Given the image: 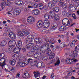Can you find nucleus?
I'll list each match as a JSON object with an SVG mask.
<instances>
[{
	"mask_svg": "<svg viewBox=\"0 0 79 79\" xmlns=\"http://www.w3.org/2000/svg\"><path fill=\"white\" fill-rule=\"evenodd\" d=\"M73 59L67 58L66 60H65L64 61H65L66 63L71 64L73 63Z\"/></svg>",
	"mask_w": 79,
	"mask_h": 79,
	"instance_id": "6e6552de",
	"label": "nucleus"
},
{
	"mask_svg": "<svg viewBox=\"0 0 79 79\" xmlns=\"http://www.w3.org/2000/svg\"><path fill=\"white\" fill-rule=\"evenodd\" d=\"M56 47V49H60L61 48V47H60V46L59 45H57Z\"/></svg>",
	"mask_w": 79,
	"mask_h": 79,
	"instance_id": "774afa93",
	"label": "nucleus"
},
{
	"mask_svg": "<svg viewBox=\"0 0 79 79\" xmlns=\"http://www.w3.org/2000/svg\"><path fill=\"white\" fill-rule=\"evenodd\" d=\"M28 64H29L27 60L26 59H24L22 62L17 64L16 67L17 68H19L20 67H24V66H25V65H27Z\"/></svg>",
	"mask_w": 79,
	"mask_h": 79,
	"instance_id": "f257e3e1",
	"label": "nucleus"
},
{
	"mask_svg": "<svg viewBox=\"0 0 79 79\" xmlns=\"http://www.w3.org/2000/svg\"><path fill=\"white\" fill-rule=\"evenodd\" d=\"M58 5L59 6H63V5H64V2H59Z\"/></svg>",
	"mask_w": 79,
	"mask_h": 79,
	"instance_id": "8fccbe9b",
	"label": "nucleus"
},
{
	"mask_svg": "<svg viewBox=\"0 0 79 79\" xmlns=\"http://www.w3.org/2000/svg\"><path fill=\"white\" fill-rule=\"evenodd\" d=\"M72 17L74 19H76L77 18V17L76 16V15L75 14H72Z\"/></svg>",
	"mask_w": 79,
	"mask_h": 79,
	"instance_id": "4d7b16f0",
	"label": "nucleus"
},
{
	"mask_svg": "<svg viewBox=\"0 0 79 79\" xmlns=\"http://www.w3.org/2000/svg\"><path fill=\"white\" fill-rule=\"evenodd\" d=\"M69 11H73L74 9V8H75V7L72 4L69 6Z\"/></svg>",
	"mask_w": 79,
	"mask_h": 79,
	"instance_id": "5701e85b",
	"label": "nucleus"
},
{
	"mask_svg": "<svg viewBox=\"0 0 79 79\" xmlns=\"http://www.w3.org/2000/svg\"><path fill=\"white\" fill-rule=\"evenodd\" d=\"M79 0H72L71 2L73 3H77V2L79 1Z\"/></svg>",
	"mask_w": 79,
	"mask_h": 79,
	"instance_id": "603ef678",
	"label": "nucleus"
},
{
	"mask_svg": "<svg viewBox=\"0 0 79 79\" xmlns=\"http://www.w3.org/2000/svg\"><path fill=\"white\" fill-rule=\"evenodd\" d=\"M52 50L53 52L54 53H55V52L56 51V47H54L52 49Z\"/></svg>",
	"mask_w": 79,
	"mask_h": 79,
	"instance_id": "0e129e2a",
	"label": "nucleus"
},
{
	"mask_svg": "<svg viewBox=\"0 0 79 79\" xmlns=\"http://www.w3.org/2000/svg\"><path fill=\"white\" fill-rule=\"evenodd\" d=\"M40 51L41 52V53H45L46 52H47V50H45V49H44V48L42 47V46L40 47Z\"/></svg>",
	"mask_w": 79,
	"mask_h": 79,
	"instance_id": "4be33fe9",
	"label": "nucleus"
},
{
	"mask_svg": "<svg viewBox=\"0 0 79 79\" xmlns=\"http://www.w3.org/2000/svg\"><path fill=\"white\" fill-rule=\"evenodd\" d=\"M41 55V53L40 52H37L36 53V54H34V58H37V57H36L35 56H38V57H40V55Z\"/></svg>",
	"mask_w": 79,
	"mask_h": 79,
	"instance_id": "bb28decb",
	"label": "nucleus"
},
{
	"mask_svg": "<svg viewBox=\"0 0 79 79\" xmlns=\"http://www.w3.org/2000/svg\"><path fill=\"white\" fill-rule=\"evenodd\" d=\"M16 69L15 67H12L11 69H10V73H11L12 72H13V71L14 70H15Z\"/></svg>",
	"mask_w": 79,
	"mask_h": 79,
	"instance_id": "49530a36",
	"label": "nucleus"
},
{
	"mask_svg": "<svg viewBox=\"0 0 79 79\" xmlns=\"http://www.w3.org/2000/svg\"><path fill=\"white\" fill-rule=\"evenodd\" d=\"M68 45H69V44H68V45L64 44L63 43H62L60 44V47L61 48H63V47H67V46H68Z\"/></svg>",
	"mask_w": 79,
	"mask_h": 79,
	"instance_id": "473e14b6",
	"label": "nucleus"
},
{
	"mask_svg": "<svg viewBox=\"0 0 79 79\" xmlns=\"http://www.w3.org/2000/svg\"><path fill=\"white\" fill-rule=\"evenodd\" d=\"M66 16L67 17H71L72 16V13L70 12H67Z\"/></svg>",
	"mask_w": 79,
	"mask_h": 79,
	"instance_id": "c03bdc74",
	"label": "nucleus"
},
{
	"mask_svg": "<svg viewBox=\"0 0 79 79\" xmlns=\"http://www.w3.org/2000/svg\"><path fill=\"white\" fill-rule=\"evenodd\" d=\"M39 38H36L35 39V42L37 44H38V42L39 41Z\"/></svg>",
	"mask_w": 79,
	"mask_h": 79,
	"instance_id": "6e6d98bb",
	"label": "nucleus"
},
{
	"mask_svg": "<svg viewBox=\"0 0 79 79\" xmlns=\"http://www.w3.org/2000/svg\"><path fill=\"white\" fill-rule=\"evenodd\" d=\"M45 41L46 42H51V40L50 39H49V40L48 39H46Z\"/></svg>",
	"mask_w": 79,
	"mask_h": 79,
	"instance_id": "69168bd1",
	"label": "nucleus"
},
{
	"mask_svg": "<svg viewBox=\"0 0 79 79\" xmlns=\"http://www.w3.org/2000/svg\"><path fill=\"white\" fill-rule=\"evenodd\" d=\"M60 63V59H58L56 61V62L55 63V66H57V65H58Z\"/></svg>",
	"mask_w": 79,
	"mask_h": 79,
	"instance_id": "37998d69",
	"label": "nucleus"
},
{
	"mask_svg": "<svg viewBox=\"0 0 79 79\" xmlns=\"http://www.w3.org/2000/svg\"><path fill=\"white\" fill-rule=\"evenodd\" d=\"M75 6L77 7V10H79V2L75 4Z\"/></svg>",
	"mask_w": 79,
	"mask_h": 79,
	"instance_id": "a18cd8bd",
	"label": "nucleus"
},
{
	"mask_svg": "<svg viewBox=\"0 0 79 79\" xmlns=\"http://www.w3.org/2000/svg\"><path fill=\"white\" fill-rule=\"evenodd\" d=\"M32 59H31V58H29L28 59V60L27 61H28V63L29 64V63H31V62H32Z\"/></svg>",
	"mask_w": 79,
	"mask_h": 79,
	"instance_id": "864d4df0",
	"label": "nucleus"
},
{
	"mask_svg": "<svg viewBox=\"0 0 79 79\" xmlns=\"http://www.w3.org/2000/svg\"><path fill=\"white\" fill-rule=\"evenodd\" d=\"M5 51L7 53H10L12 52V51H11V49L10 48H8L7 49H6Z\"/></svg>",
	"mask_w": 79,
	"mask_h": 79,
	"instance_id": "58836bf2",
	"label": "nucleus"
},
{
	"mask_svg": "<svg viewBox=\"0 0 79 79\" xmlns=\"http://www.w3.org/2000/svg\"><path fill=\"white\" fill-rule=\"evenodd\" d=\"M29 34H30V33L28 31H26L25 32H24V34L26 36H27V35H29Z\"/></svg>",
	"mask_w": 79,
	"mask_h": 79,
	"instance_id": "09e8293b",
	"label": "nucleus"
},
{
	"mask_svg": "<svg viewBox=\"0 0 79 79\" xmlns=\"http://www.w3.org/2000/svg\"><path fill=\"white\" fill-rule=\"evenodd\" d=\"M40 21H39L37 23V26L38 27H40Z\"/></svg>",
	"mask_w": 79,
	"mask_h": 79,
	"instance_id": "052dcab7",
	"label": "nucleus"
},
{
	"mask_svg": "<svg viewBox=\"0 0 79 79\" xmlns=\"http://www.w3.org/2000/svg\"><path fill=\"white\" fill-rule=\"evenodd\" d=\"M39 48V47L38 45H36V46H35L33 49H31V52H35V50L37 51Z\"/></svg>",
	"mask_w": 79,
	"mask_h": 79,
	"instance_id": "f3484780",
	"label": "nucleus"
},
{
	"mask_svg": "<svg viewBox=\"0 0 79 79\" xmlns=\"http://www.w3.org/2000/svg\"><path fill=\"white\" fill-rule=\"evenodd\" d=\"M77 53L76 52V51L75 50L72 53L70 58L72 59H74V58H77Z\"/></svg>",
	"mask_w": 79,
	"mask_h": 79,
	"instance_id": "20e7f679",
	"label": "nucleus"
},
{
	"mask_svg": "<svg viewBox=\"0 0 79 79\" xmlns=\"http://www.w3.org/2000/svg\"><path fill=\"white\" fill-rule=\"evenodd\" d=\"M5 6L3 2L0 3V11H2L5 8Z\"/></svg>",
	"mask_w": 79,
	"mask_h": 79,
	"instance_id": "a878e982",
	"label": "nucleus"
},
{
	"mask_svg": "<svg viewBox=\"0 0 79 79\" xmlns=\"http://www.w3.org/2000/svg\"><path fill=\"white\" fill-rule=\"evenodd\" d=\"M0 55L1 56V58H3L5 56V55L4 53H0Z\"/></svg>",
	"mask_w": 79,
	"mask_h": 79,
	"instance_id": "de8ad7c7",
	"label": "nucleus"
},
{
	"mask_svg": "<svg viewBox=\"0 0 79 79\" xmlns=\"http://www.w3.org/2000/svg\"><path fill=\"white\" fill-rule=\"evenodd\" d=\"M32 13L33 15H37L40 13V11L38 9H35L32 11Z\"/></svg>",
	"mask_w": 79,
	"mask_h": 79,
	"instance_id": "f8f14e48",
	"label": "nucleus"
},
{
	"mask_svg": "<svg viewBox=\"0 0 79 79\" xmlns=\"http://www.w3.org/2000/svg\"><path fill=\"white\" fill-rule=\"evenodd\" d=\"M44 18L45 19H48L50 18V16L49 14H46L44 15Z\"/></svg>",
	"mask_w": 79,
	"mask_h": 79,
	"instance_id": "2f4dec72",
	"label": "nucleus"
},
{
	"mask_svg": "<svg viewBox=\"0 0 79 79\" xmlns=\"http://www.w3.org/2000/svg\"><path fill=\"white\" fill-rule=\"evenodd\" d=\"M53 11L55 12H56V13H58V12H59L60 11V8H58V7H55L54 8Z\"/></svg>",
	"mask_w": 79,
	"mask_h": 79,
	"instance_id": "c756f323",
	"label": "nucleus"
},
{
	"mask_svg": "<svg viewBox=\"0 0 79 79\" xmlns=\"http://www.w3.org/2000/svg\"><path fill=\"white\" fill-rule=\"evenodd\" d=\"M35 52H32L31 51V52H30L28 53L27 54V55L28 56H32L33 55H34V53Z\"/></svg>",
	"mask_w": 79,
	"mask_h": 79,
	"instance_id": "f704fd0d",
	"label": "nucleus"
},
{
	"mask_svg": "<svg viewBox=\"0 0 79 79\" xmlns=\"http://www.w3.org/2000/svg\"><path fill=\"white\" fill-rule=\"evenodd\" d=\"M40 21V27H42V25H45V24H47L49 23H50V21L48 20H44V22L41 21V20Z\"/></svg>",
	"mask_w": 79,
	"mask_h": 79,
	"instance_id": "0eeeda50",
	"label": "nucleus"
},
{
	"mask_svg": "<svg viewBox=\"0 0 79 79\" xmlns=\"http://www.w3.org/2000/svg\"><path fill=\"white\" fill-rule=\"evenodd\" d=\"M35 8H37L38 7V4L36 3H35L33 6Z\"/></svg>",
	"mask_w": 79,
	"mask_h": 79,
	"instance_id": "bf43d9fd",
	"label": "nucleus"
},
{
	"mask_svg": "<svg viewBox=\"0 0 79 79\" xmlns=\"http://www.w3.org/2000/svg\"><path fill=\"white\" fill-rule=\"evenodd\" d=\"M34 47V44L33 43H29L28 44L26 45V47L27 49H29L31 47Z\"/></svg>",
	"mask_w": 79,
	"mask_h": 79,
	"instance_id": "dca6fc26",
	"label": "nucleus"
},
{
	"mask_svg": "<svg viewBox=\"0 0 79 79\" xmlns=\"http://www.w3.org/2000/svg\"><path fill=\"white\" fill-rule=\"evenodd\" d=\"M21 50V47H17L15 48L13 50V52L14 53H18Z\"/></svg>",
	"mask_w": 79,
	"mask_h": 79,
	"instance_id": "9b49d317",
	"label": "nucleus"
},
{
	"mask_svg": "<svg viewBox=\"0 0 79 79\" xmlns=\"http://www.w3.org/2000/svg\"><path fill=\"white\" fill-rule=\"evenodd\" d=\"M18 35L20 36V37H23L24 35V34L23 33V32L21 31H19L18 32Z\"/></svg>",
	"mask_w": 79,
	"mask_h": 79,
	"instance_id": "4c0bfd02",
	"label": "nucleus"
},
{
	"mask_svg": "<svg viewBox=\"0 0 79 79\" xmlns=\"http://www.w3.org/2000/svg\"><path fill=\"white\" fill-rule=\"evenodd\" d=\"M1 59V61H4V63H5V61H6V58H2Z\"/></svg>",
	"mask_w": 79,
	"mask_h": 79,
	"instance_id": "338daca9",
	"label": "nucleus"
},
{
	"mask_svg": "<svg viewBox=\"0 0 79 79\" xmlns=\"http://www.w3.org/2000/svg\"><path fill=\"white\" fill-rule=\"evenodd\" d=\"M77 40H74L72 41V43L70 44V46L72 47H75V45H74V44H75V42L77 41Z\"/></svg>",
	"mask_w": 79,
	"mask_h": 79,
	"instance_id": "cd10ccee",
	"label": "nucleus"
},
{
	"mask_svg": "<svg viewBox=\"0 0 79 79\" xmlns=\"http://www.w3.org/2000/svg\"><path fill=\"white\" fill-rule=\"evenodd\" d=\"M50 24V22L49 23H47L46 24H45V25H42V26L43 28H47V27H49V24Z\"/></svg>",
	"mask_w": 79,
	"mask_h": 79,
	"instance_id": "72a5a7b5",
	"label": "nucleus"
},
{
	"mask_svg": "<svg viewBox=\"0 0 79 79\" xmlns=\"http://www.w3.org/2000/svg\"><path fill=\"white\" fill-rule=\"evenodd\" d=\"M34 76L36 78L40 76V73L39 72H34Z\"/></svg>",
	"mask_w": 79,
	"mask_h": 79,
	"instance_id": "b1692460",
	"label": "nucleus"
},
{
	"mask_svg": "<svg viewBox=\"0 0 79 79\" xmlns=\"http://www.w3.org/2000/svg\"><path fill=\"white\" fill-rule=\"evenodd\" d=\"M52 2L53 4H56L57 2V0H52Z\"/></svg>",
	"mask_w": 79,
	"mask_h": 79,
	"instance_id": "680f3d73",
	"label": "nucleus"
},
{
	"mask_svg": "<svg viewBox=\"0 0 79 79\" xmlns=\"http://www.w3.org/2000/svg\"><path fill=\"white\" fill-rule=\"evenodd\" d=\"M9 36L11 38V39H15L16 38V36L15 34L13 32H10L9 34Z\"/></svg>",
	"mask_w": 79,
	"mask_h": 79,
	"instance_id": "2eb2a0df",
	"label": "nucleus"
},
{
	"mask_svg": "<svg viewBox=\"0 0 79 79\" xmlns=\"http://www.w3.org/2000/svg\"><path fill=\"white\" fill-rule=\"evenodd\" d=\"M9 64L12 66H14L16 64V60L15 59H11L9 61Z\"/></svg>",
	"mask_w": 79,
	"mask_h": 79,
	"instance_id": "9d476101",
	"label": "nucleus"
},
{
	"mask_svg": "<svg viewBox=\"0 0 79 79\" xmlns=\"http://www.w3.org/2000/svg\"><path fill=\"white\" fill-rule=\"evenodd\" d=\"M27 22L29 24H33L35 22V19L34 17L30 16L27 19Z\"/></svg>",
	"mask_w": 79,
	"mask_h": 79,
	"instance_id": "f03ea898",
	"label": "nucleus"
},
{
	"mask_svg": "<svg viewBox=\"0 0 79 79\" xmlns=\"http://www.w3.org/2000/svg\"><path fill=\"white\" fill-rule=\"evenodd\" d=\"M59 30L60 31H64L66 30V28L63 26H61L59 27Z\"/></svg>",
	"mask_w": 79,
	"mask_h": 79,
	"instance_id": "7c9ffc66",
	"label": "nucleus"
},
{
	"mask_svg": "<svg viewBox=\"0 0 79 79\" xmlns=\"http://www.w3.org/2000/svg\"><path fill=\"white\" fill-rule=\"evenodd\" d=\"M39 9L42 10H43L44 5H43V4H42V3H39Z\"/></svg>",
	"mask_w": 79,
	"mask_h": 79,
	"instance_id": "c9c22d12",
	"label": "nucleus"
},
{
	"mask_svg": "<svg viewBox=\"0 0 79 79\" xmlns=\"http://www.w3.org/2000/svg\"><path fill=\"white\" fill-rule=\"evenodd\" d=\"M8 44L9 45H14L16 44V42L15 40H11L9 41Z\"/></svg>",
	"mask_w": 79,
	"mask_h": 79,
	"instance_id": "4468645a",
	"label": "nucleus"
},
{
	"mask_svg": "<svg viewBox=\"0 0 79 79\" xmlns=\"http://www.w3.org/2000/svg\"><path fill=\"white\" fill-rule=\"evenodd\" d=\"M51 26L52 29H54L55 30L58 27V24H57V23H56L55 24L52 25Z\"/></svg>",
	"mask_w": 79,
	"mask_h": 79,
	"instance_id": "c85d7f7f",
	"label": "nucleus"
},
{
	"mask_svg": "<svg viewBox=\"0 0 79 79\" xmlns=\"http://www.w3.org/2000/svg\"><path fill=\"white\" fill-rule=\"evenodd\" d=\"M7 44V42L6 40H3L0 43V45L2 47H3L5 46Z\"/></svg>",
	"mask_w": 79,
	"mask_h": 79,
	"instance_id": "aec40b11",
	"label": "nucleus"
},
{
	"mask_svg": "<svg viewBox=\"0 0 79 79\" xmlns=\"http://www.w3.org/2000/svg\"><path fill=\"white\" fill-rule=\"evenodd\" d=\"M43 42L42 39L41 38H39L38 44H41Z\"/></svg>",
	"mask_w": 79,
	"mask_h": 79,
	"instance_id": "79ce46f5",
	"label": "nucleus"
},
{
	"mask_svg": "<svg viewBox=\"0 0 79 79\" xmlns=\"http://www.w3.org/2000/svg\"><path fill=\"white\" fill-rule=\"evenodd\" d=\"M23 78H30V76L29 73L27 71H25L24 73V75L23 76Z\"/></svg>",
	"mask_w": 79,
	"mask_h": 79,
	"instance_id": "1a4fd4ad",
	"label": "nucleus"
},
{
	"mask_svg": "<svg viewBox=\"0 0 79 79\" xmlns=\"http://www.w3.org/2000/svg\"><path fill=\"white\" fill-rule=\"evenodd\" d=\"M21 10H16L15 12L14 11L12 13V15H16L17 16H18V15H19V14L21 13Z\"/></svg>",
	"mask_w": 79,
	"mask_h": 79,
	"instance_id": "ddd939ff",
	"label": "nucleus"
},
{
	"mask_svg": "<svg viewBox=\"0 0 79 79\" xmlns=\"http://www.w3.org/2000/svg\"><path fill=\"white\" fill-rule=\"evenodd\" d=\"M55 52H52L50 54L49 56V59L50 60H52L53 58H55Z\"/></svg>",
	"mask_w": 79,
	"mask_h": 79,
	"instance_id": "a211bd4d",
	"label": "nucleus"
},
{
	"mask_svg": "<svg viewBox=\"0 0 79 79\" xmlns=\"http://www.w3.org/2000/svg\"><path fill=\"white\" fill-rule=\"evenodd\" d=\"M27 37L28 39H32V37L33 38V37H32V35H30L28 36H27Z\"/></svg>",
	"mask_w": 79,
	"mask_h": 79,
	"instance_id": "5fc2aeb1",
	"label": "nucleus"
},
{
	"mask_svg": "<svg viewBox=\"0 0 79 79\" xmlns=\"http://www.w3.org/2000/svg\"><path fill=\"white\" fill-rule=\"evenodd\" d=\"M48 6L50 9H53L55 7V5L52 2H50L48 3Z\"/></svg>",
	"mask_w": 79,
	"mask_h": 79,
	"instance_id": "423d86ee",
	"label": "nucleus"
},
{
	"mask_svg": "<svg viewBox=\"0 0 79 79\" xmlns=\"http://www.w3.org/2000/svg\"><path fill=\"white\" fill-rule=\"evenodd\" d=\"M5 65V61L1 62L0 63V66L2 67V68H3L4 66Z\"/></svg>",
	"mask_w": 79,
	"mask_h": 79,
	"instance_id": "e433bc0d",
	"label": "nucleus"
},
{
	"mask_svg": "<svg viewBox=\"0 0 79 79\" xmlns=\"http://www.w3.org/2000/svg\"><path fill=\"white\" fill-rule=\"evenodd\" d=\"M41 46L47 51L50 48V45L48 43L43 44Z\"/></svg>",
	"mask_w": 79,
	"mask_h": 79,
	"instance_id": "39448f33",
	"label": "nucleus"
},
{
	"mask_svg": "<svg viewBox=\"0 0 79 79\" xmlns=\"http://www.w3.org/2000/svg\"><path fill=\"white\" fill-rule=\"evenodd\" d=\"M5 6H10L11 5V2L10 1H7L6 2H3Z\"/></svg>",
	"mask_w": 79,
	"mask_h": 79,
	"instance_id": "393cba45",
	"label": "nucleus"
},
{
	"mask_svg": "<svg viewBox=\"0 0 79 79\" xmlns=\"http://www.w3.org/2000/svg\"><path fill=\"white\" fill-rule=\"evenodd\" d=\"M22 44H23L22 41L21 40H19L17 41V43L16 44V46L18 47H21L22 45Z\"/></svg>",
	"mask_w": 79,
	"mask_h": 79,
	"instance_id": "412c9836",
	"label": "nucleus"
},
{
	"mask_svg": "<svg viewBox=\"0 0 79 79\" xmlns=\"http://www.w3.org/2000/svg\"><path fill=\"white\" fill-rule=\"evenodd\" d=\"M47 54H49V53H52V51L50 50H49L48 49L47 51Z\"/></svg>",
	"mask_w": 79,
	"mask_h": 79,
	"instance_id": "e2e57ef3",
	"label": "nucleus"
},
{
	"mask_svg": "<svg viewBox=\"0 0 79 79\" xmlns=\"http://www.w3.org/2000/svg\"><path fill=\"white\" fill-rule=\"evenodd\" d=\"M55 19L56 21H58V20H59L60 19V17L58 16H56L55 15Z\"/></svg>",
	"mask_w": 79,
	"mask_h": 79,
	"instance_id": "13d9d810",
	"label": "nucleus"
},
{
	"mask_svg": "<svg viewBox=\"0 0 79 79\" xmlns=\"http://www.w3.org/2000/svg\"><path fill=\"white\" fill-rule=\"evenodd\" d=\"M17 2L19 6H20L23 4V1H21V0H19V1H17Z\"/></svg>",
	"mask_w": 79,
	"mask_h": 79,
	"instance_id": "ea45409f",
	"label": "nucleus"
},
{
	"mask_svg": "<svg viewBox=\"0 0 79 79\" xmlns=\"http://www.w3.org/2000/svg\"><path fill=\"white\" fill-rule=\"evenodd\" d=\"M26 41L27 42L26 44H28L29 42H32V40L27 38L26 39Z\"/></svg>",
	"mask_w": 79,
	"mask_h": 79,
	"instance_id": "a19ab883",
	"label": "nucleus"
},
{
	"mask_svg": "<svg viewBox=\"0 0 79 79\" xmlns=\"http://www.w3.org/2000/svg\"><path fill=\"white\" fill-rule=\"evenodd\" d=\"M62 23L65 26H70V22L67 19H64L62 21Z\"/></svg>",
	"mask_w": 79,
	"mask_h": 79,
	"instance_id": "7ed1b4c3",
	"label": "nucleus"
},
{
	"mask_svg": "<svg viewBox=\"0 0 79 79\" xmlns=\"http://www.w3.org/2000/svg\"><path fill=\"white\" fill-rule=\"evenodd\" d=\"M49 15L50 16V17L51 18H55V14L54 12L50 11L49 13Z\"/></svg>",
	"mask_w": 79,
	"mask_h": 79,
	"instance_id": "6ab92c4d",
	"label": "nucleus"
},
{
	"mask_svg": "<svg viewBox=\"0 0 79 79\" xmlns=\"http://www.w3.org/2000/svg\"><path fill=\"white\" fill-rule=\"evenodd\" d=\"M62 15L64 16H66L67 15V12L66 11H63L62 13Z\"/></svg>",
	"mask_w": 79,
	"mask_h": 79,
	"instance_id": "3c124183",
	"label": "nucleus"
}]
</instances>
